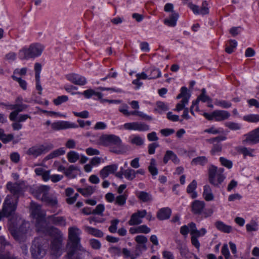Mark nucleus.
Segmentation results:
<instances>
[{"mask_svg":"<svg viewBox=\"0 0 259 259\" xmlns=\"http://www.w3.org/2000/svg\"><path fill=\"white\" fill-rule=\"evenodd\" d=\"M31 215L36 220V228L38 233L50 235H56L51 242V248L52 253L56 256H60L63 252V235L60 230L55 227H47L46 211L41 209V205L32 202L30 204Z\"/></svg>","mask_w":259,"mask_h":259,"instance_id":"1","label":"nucleus"},{"mask_svg":"<svg viewBox=\"0 0 259 259\" xmlns=\"http://www.w3.org/2000/svg\"><path fill=\"white\" fill-rule=\"evenodd\" d=\"M81 231L76 226L68 228V240L66 245L67 255L65 259H84L89 252L80 243Z\"/></svg>","mask_w":259,"mask_h":259,"instance_id":"2","label":"nucleus"},{"mask_svg":"<svg viewBox=\"0 0 259 259\" xmlns=\"http://www.w3.org/2000/svg\"><path fill=\"white\" fill-rule=\"evenodd\" d=\"M29 223L21 218L11 219L9 222V229L14 238L19 241H23L26 237Z\"/></svg>","mask_w":259,"mask_h":259,"instance_id":"3","label":"nucleus"},{"mask_svg":"<svg viewBox=\"0 0 259 259\" xmlns=\"http://www.w3.org/2000/svg\"><path fill=\"white\" fill-rule=\"evenodd\" d=\"M97 144L100 146L108 147L111 152L120 154L123 147L121 139L115 135H103L98 139Z\"/></svg>","mask_w":259,"mask_h":259,"instance_id":"4","label":"nucleus"},{"mask_svg":"<svg viewBox=\"0 0 259 259\" xmlns=\"http://www.w3.org/2000/svg\"><path fill=\"white\" fill-rule=\"evenodd\" d=\"M44 49V46L40 44H32L29 47H24L19 50V58L21 60L34 59L41 55Z\"/></svg>","mask_w":259,"mask_h":259,"instance_id":"5","label":"nucleus"},{"mask_svg":"<svg viewBox=\"0 0 259 259\" xmlns=\"http://www.w3.org/2000/svg\"><path fill=\"white\" fill-rule=\"evenodd\" d=\"M224 169L211 165L208 170V179L209 183L215 187H219L226 179L224 174Z\"/></svg>","mask_w":259,"mask_h":259,"instance_id":"6","label":"nucleus"},{"mask_svg":"<svg viewBox=\"0 0 259 259\" xmlns=\"http://www.w3.org/2000/svg\"><path fill=\"white\" fill-rule=\"evenodd\" d=\"M47 245L42 244L40 238H36L33 242L31 253L34 259H41L46 253Z\"/></svg>","mask_w":259,"mask_h":259,"instance_id":"7","label":"nucleus"},{"mask_svg":"<svg viewBox=\"0 0 259 259\" xmlns=\"http://www.w3.org/2000/svg\"><path fill=\"white\" fill-rule=\"evenodd\" d=\"M17 203V201L14 202L12 196H7L3 203L2 209L0 211L2 217H9L13 214L16 209Z\"/></svg>","mask_w":259,"mask_h":259,"instance_id":"8","label":"nucleus"},{"mask_svg":"<svg viewBox=\"0 0 259 259\" xmlns=\"http://www.w3.org/2000/svg\"><path fill=\"white\" fill-rule=\"evenodd\" d=\"M54 148L50 143H45L42 144L36 145L29 148L27 154L34 157H37L42 154L46 153Z\"/></svg>","mask_w":259,"mask_h":259,"instance_id":"9","label":"nucleus"},{"mask_svg":"<svg viewBox=\"0 0 259 259\" xmlns=\"http://www.w3.org/2000/svg\"><path fill=\"white\" fill-rule=\"evenodd\" d=\"M189 226L190 227L191 243L192 245L197 249H199L200 246V244L198 238L204 236L207 233V230L205 228H201L199 230H198L196 224L193 222L189 223Z\"/></svg>","mask_w":259,"mask_h":259,"instance_id":"10","label":"nucleus"},{"mask_svg":"<svg viewBox=\"0 0 259 259\" xmlns=\"http://www.w3.org/2000/svg\"><path fill=\"white\" fill-rule=\"evenodd\" d=\"M191 211L194 214L203 215L205 218L208 217L212 214V211L210 210L209 213L205 211V203L204 201L195 200L191 204Z\"/></svg>","mask_w":259,"mask_h":259,"instance_id":"11","label":"nucleus"},{"mask_svg":"<svg viewBox=\"0 0 259 259\" xmlns=\"http://www.w3.org/2000/svg\"><path fill=\"white\" fill-rule=\"evenodd\" d=\"M120 128H124L130 131H137L139 132H146L150 130L149 126L142 122H132L125 123L121 126Z\"/></svg>","mask_w":259,"mask_h":259,"instance_id":"12","label":"nucleus"},{"mask_svg":"<svg viewBox=\"0 0 259 259\" xmlns=\"http://www.w3.org/2000/svg\"><path fill=\"white\" fill-rule=\"evenodd\" d=\"M243 143L249 145H255L259 143V127L252 130L244 135Z\"/></svg>","mask_w":259,"mask_h":259,"instance_id":"13","label":"nucleus"},{"mask_svg":"<svg viewBox=\"0 0 259 259\" xmlns=\"http://www.w3.org/2000/svg\"><path fill=\"white\" fill-rule=\"evenodd\" d=\"M78 127L75 123L68 121H58L51 123V127L55 131L66 130L68 128H76Z\"/></svg>","mask_w":259,"mask_h":259,"instance_id":"14","label":"nucleus"},{"mask_svg":"<svg viewBox=\"0 0 259 259\" xmlns=\"http://www.w3.org/2000/svg\"><path fill=\"white\" fill-rule=\"evenodd\" d=\"M41 200L49 206L52 207H59L57 194L54 192H49L46 196L41 198Z\"/></svg>","mask_w":259,"mask_h":259,"instance_id":"15","label":"nucleus"},{"mask_svg":"<svg viewBox=\"0 0 259 259\" xmlns=\"http://www.w3.org/2000/svg\"><path fill=\"white\" fill-rule=\"evenodd\" d=\"M147 214V211L145 209L138 210L132 214L128 223L130 226L138 225L142 223V219Z\"/></svg>","mask_w":259,"mask_h":259,"instance_id":"16","label":"nucleus"},{"mask_svg":"<svg viewBox=\"0 0 259 259\" xmlns=\"http://www.w3.org/2000/svg\"><path fill=\"white\" fill-rule=\"evenodd\" d=\"M190 8L192 10L193 12L196 15H206L209 13V7L208 3L204 1L202 2V6L200 8L197 5L192 4H189Z\"/></svg>","mask_w":259,"mask_h":259,"instance_id":"17","label":"nucleus"},{"mask_svg":"<svg viewBox=\"0 0 259 259\" xmlns=\"http://www.w3.org/2000/svg\"><path fill=\"white\" fill-rule=\"evenodd\" d=\"M56 226L65 227L66 225V219L65 217L58 216L56 214L48 216L46 222Z\"/></svg>","mask_w":259,"mask_h":259,"instance_id":"18","label":"nucleus"},{"mask_svg":"<svg viewBox=\"0 0 259 259\" xmlns=\"http://www.w3.org/2000/svg\"><path fill=\"white\" fill-rule=\"evenodd\" d=\"M66 78L72 83L78 85H84L87 82L85 77L78 74H69L66 75Z\"/></svg>","mask_w":259,"mask_h":259,"instance_id":"19","label":"nucleus"},{"mask_svg":"<svg viewBox=\"0 0 259 259\" xmlns=\"http://www.w3.org/2000/svg\"><path fill=\"white\" fill-rule=\"evenodd\" d=\"M118 165L117 164H112L104 166L100 171V176L104 179L109 175L114 174L117 170Z\"/></svg>","mask_w":259,"mask_h":259,"instance_id":"20","label":"nucleus"},{"mask_svg":"<svg viewBox=\"0 0 259 259\" xmlns=\"http://www.w3.org/2000/svg\"><path fill=\"white\" fill-rule=\"evenodd\" d=\"M213 115L215 121H221L228 119L230 117V113L226 110H215Z\"/></svg>","mask_w":259,"mask_h":259,"instance_id":"21","label":"nucleus"},{"mask_svg":"<svg viewBox=\"0 0 259 259\" xmlns=\"http://www.w3.org/2000/svg\"><path fill=\"white\" fill-rule=\"evenodd\" d=\"M7 188L14 195H20L22 193V188L20 184L8 182L7 184Z\"/></svg>","mask_w":259,"mask_h":259,"instance_id":"22","label":"nucleus"},{"mask_svg":"<svg viewBox=\"0 0 259 259\" xmlns=\"http://www.w3.org/2000/svg\"><path fill=\"white\" fill-rule=\"evenodd\" d=\"M50 189V187L46 185L40 186L36 188L33 193L37 198L41 199L49 192Z\"/></svg>","mask_w":259,"mask_h":259,"instance_id":"23","label":"nucleus"},{"mask_svg":"<svg viewBox=\"0 0 259 259\" xmlns=\"http://www.w3.org/2000/svg\"><path fill=\"white\" fill-rule=\"evenodd\" d=\"M169 160H171L175 164H178L180 162V160L177 155L172 151L168 150L164 156L163 162L167 163Z\"/></svg>","mask_w":259,"mask_h":259,"instance_id":"24","label":"nucleus"},{"mask_svg":"<svg viewBox=\"0 0 259 259\" xmlns=\"http://www.w3.org/2000/svg\"><path fill=\"white\" fill-rule=\"evenodd\" d=\"M202 195L204 199L206 201H212L214 200V196L212 193V189L211 187L208 185L204 186Z\"/></svg>","mask_w":259,"mask_h":259,"instance_id":"25","label":"nucleus"},{"mask_svg":"<svg viewBox=\"0 0 259 259\" xmlns=\"http://www.w3.org/2000/svg\"><path fill=\"white\" fill-rule=\"evenodd\" d=\"M197 186V183L196 180H194L189 184L187 188L186 191L192 199L196 198L198 196L197 193L196 191Z\"/></svg>","mask_w":259,"mask_h":259,"instance_id":"26","label":"nucleus"},{"mask_svg":"<svg viewBox=\"0 0 259 259\" xmlns=\"http://www.w3.org/2000/svg\"><path fill=\"white\" fill-rule=\"evenodd\" d=\"M214 226L218 230L226 233H230L232 230L231 226L225 224L221 221H216Z\"/></svg>","mask_w":259,"mask_h":259,"instance_id":"27","label":"nucleus"},{"mask_svg":"<svg viewBox=\"0 0 259 259\" xmlns=\"http://www.w3.org/2000/svg\"><path fill=\"white\" fill-rule=\"evenodd\" d=\"M171 211L168 207L160 209L157 213V217L160 220H164L169 218Z\"/></svg>","mask_w":259,"mask_h":259,"instance_id":"28","label":"nucleus"},{"mask_svg":"<svg viewBox=\"0 0 259 259\" xmlns=\"http://www.w3.org/2000/svg\"><path fill=\"white\" fill-rule=\"evenodd\" d=\"M84 229L87 233L96 237H102L104 235L102 231L92 227L85 226Z\"/></svg>","mask_w":259,"mask_h":259,"instance_id":"29","label":"nucleus"},{"mask_svg":"<svg viewBox=\"0 0 259 259\" xmlns=\"http://www.w3.org/2000/svg\"><path fill=\"white\" fill-rule=\"evenodd\" d=\"M65 151L64 148H60L56 149L47 155L45 158V160H48L51 159L58 157L60 156L63 155L65 154Z\"/></svg>","mask_w":259,"mask_h":259,"instance_id":"30","label":"nucleus"},{"mask_svg":"<svg viewBox=\"0 0 259 259\" xmlns=\"http://www.w3.org/2000/svg\"><path fill=\"white\" fill-rule=\"evenodd\" d=\"M79 169L77 166L71 165H70L68 168H65L64 173L67 177L69 178H73L77 175V171Z\"/></svg>","mask_w":259,"mask_h":259,"instance_id":"31","label":"nucleus"},{"mask_svg":"<svg viewBox=\"0 0 259 259\" xmlns=\"http://www.w3.org/2000/svg\"><path fill=\"white\" fill-rule=\"evenodd\" d=\"M179 15L176 13H172L169 17L164 20V23L168 26L174 27L176 25Z\"/></svg>","mask_w":259,"mask_h":259,"instance_id":"32","label":"nucleus"},{"mask_svg":"<svg viewBox=\"0 0 259 259\" xmlns=\"http://www.w3.org/2000/svg\"><path fill=\"white\" fill-rule=\"evenodd\" d=\"M254 151L253 149L244 146H240L238 148V152L242 154L244 158L246 156L253 157L254 156L253 154Z\"/></svg>","mask_w":259,"mask_h":259,"instance_id":"33","label":"nucleus"},{"mask_svg":"<svg viewBox=\"0 0 259 259\" xmlns=\"http://www.w3.org/2000/svg\"><path fill=\"white\" fill-rule=\"evenodd\" d=\"M96 190L95 186H88L85 188H78L77 191L85 197L93 194Z\"/></svg>","mask_w":259,"mask_h":259,"instance_id":"34","label":"nucleus"},{"mask_svg":"<svg viewBox=\"0 0 259 259\" xmlns=\"http://www.w3.org/2000/svg\"><path fill=\"white\" fill-rule=\"evenodd\" d=\"M14 138L13 135L6 134L5 131L3 128H0V140H1L4 144H7L11 141Z\"/></svg>","mask_w":259,"mask_h":259,"instance_id":"35","label":"nucleus"},{"mask_svg":"<svg viewBox=\"0 0 259 259\" xmlns=\"http://www.w3.org/2000/svg\"><path fill=\"white\" fill-rule=\"evenodd\" d=\"M243 120L248 122H259V114H249L244 115Z\"/></svg>","mask_w":259,"mask_h":259,"instance_id":"36","label":"nucleus"},{"mask_svg":"<svg viewBox=\"0 0 259 259\" xmlns=\"http://www.w3.org/2000/svg\"><path fill=\"white\" fill-rule=\"evenodd\" d=\"M137 197L139 199L144 202L150 201L152 199L151 195L144 191L139 192L137 194Z\"/></svg>","mask_w":259,"mask_h":259,"instance_id":"37","label":"nucleus"},{"mask_svg":"<svg viewBox=\"0 0 259 259\" xmlns=\"http://www.w3.org/2000/svg\"><path fill=\"white\" fill-rule=\"evenodd\" d=\"M127 198V195L125 193L119 195L115 198V204L120 206L124 205Z\"/></svg>","mask_w":259,"mask_h":259,"instance_id":"38","label":"nucleus"},{"mask_svg":"<svg viewBox=\"0 0 259 259\" xmlns=\"http://www.w3.org/2000/svg\"><path fill=\"white\" fill-rule=\"evenodd\" d=\"M168 110V108L167 105L162 102H157L156 103V107L154 109L155 111L160 114H162Z\"/></svg>","mask_w":259,"mask_h":259,"instance_id":"39","label":"nucleus"},{"mask_svg":"<svg viewBox=\"0 0 259 259\" xmlns=\"http://www.w3.org/2000/svg\"><path fill=\"white\" fill-rule=\"evenodd\" d=\"M67 159L70 163H75L79 159V155L74 151L69 152L67 154Z\"/></svg>","mask_w":259,"mask_h":259,"instance_id":"40","label":"nucleus"},{"mask_svg":"<svg viewBox=\"0 0 259 259\" xmlns=\"http://www.w3.org/2000/svg\"><path fill=\"white\" fill-rule=\"evenodd\" d=\"M207 158L205 156H199L193 159L191 161L192 165H203L207 162Z\"/></svg>","mask_w":259,"mask_h":259,"instance_id":"41","label":"nucleus"},{"mask_svg":"<svg viewBox=\"0 0 259 259\" xmlns=\"http://www.w3.org/2000/svg\"><path fill=\"white\" fill-rule=\"evenodd\" d=\"M135 172L136 170L131 168H128L124 170V177L126 180L132 181L136 178Z\"/></svg>","mask_w":259,"mask_h":259,"instance_id":"42","label":"nucleus"},{"mask_svg":"<svg viewBox=\"0 0 259 259\" xmlns=\"http://www.w3.org/2000/svg\"><path fill=\"white\" fill-rule=\"evenodd\" d=\"M214 104L217 106L224 108H229L232 105L230 102L223 100H215L214 101Z\"/></svg>","mask_w":259,"mask_h":259,"instance_id":"43","label":"nucleus"},{"mask_svg":"<svg viewBox=\"0 0 259 259\" xmlns=\"http://www.w3.org/2000/svg\"><path fill=\"white\" fill-rule=\"evenodd\" d=\"M161 73L160 70L156 68H150V74L149 75V79H155L161 77Z\"/></svg>","mask_w":259,"mask_h":259,"instance_id":"44","label":"nucleus"},{"mask_svg":"<svg viewBox=\"0 0 259 259\" xmlns=\"http://www.w3.org/2000/svg\"><path fill=\"white\" fill-rule=\"evenodd\" d=\"M246 228L247 232L256 231L258 230V225L255 221H252L246 225Z\"/></svg>","mask_w":259,"mask_h":259,"instance_id":"45","label":"nucleus"},{"mask_svg":"<svg viewBox=\"0 0 259 259\" xmlns=\"http://www.w3.org/2000/svg\"><path fill=\"white\" fill-rule=\"evenodd\" d=\"M222 150V144L220 143L213 144V146L210 151L212 155H219Z\"/></svg>","mask_w":259,"mask_h":259,"instance_id":"46","label":"nucleus"},{"mask_svg":"<svg viewBox=\"0 0 259 259\" xmlns=\"http://www.w3.org/2000/svg\"><path fill=\"white\" fill-rule=\"evenodd\" d=\"M225 125L230 130L233 131L239 130L241 128V126L240 124L232 121L226 122Z\"/></svg>","mask_w":259,"mask_h":259,"instance_id":"47","label":"nucleus"},{"mask_svg":"<svg viewBox=\"0 0 259 259\" xmlns=\"http://www.w3.org/2000/svg\"><path fill=\"white\" fill-rule=\"evenodd\" d=\"M119 111L125 116H128L132 115V111H128V106L126 104L120 105L118 109Z\"/></svg>","mask_w":259,"mask_h":259,"instance_id":"48","label":"nucleus"},{"mask_svg":"<svg viewBox=\"0 0 259 259\" xmlns=\"http://www.w3.org/2000/svg\"><path fill=\"white\" fill-rule=\"evenodd\" d=\"M132 115H137L142 119H144L147 120H151L152 119V117L144 112L140 111H132Z\"/></svg>","mask_w":259,"mask_h":259,"instance_id":"49","label":"nucleus"},{"mask_svg":"<svg viewBox=\"0 0 259 259\" xmlns=\"http://www.w3.org/2000/svg\"><path fill=\"white\" fill-rule=\"evenodd\" d=\"M201 101L203 103L204 102H208L210 103L211 102V98L208 96L207 95H199L197 99L195 101H194L193 102L195 103L197 105H198V103Z\"/></svg>","mask_w":259,"mask_h":259,"instance_id":"50","label":"nucleus"},{"mask_svg":"<svg viewBox=\"0 0 259 259\" xmlns=\"http://www.w3.org/2000/svg\"><path fill=\"white\" fill-rule=\"evenodd\" d=\"M131 143L137 146L142 145L144 143V138L139 136H135L131 139Z\"/></svg>","mask_w":259,"mask_h":259,"instance_id":"51","label":"nucleus"},{"mask_svg":"<svg viewBox=\"0 0 259 259\" xmlns=\"http://www.w3.org/2000/svg\"><path fill=\"white\" fill-rule=\"evenodd\" d=\"M119 222V220L114 219L111 221V225L109 227V231L112 233H115L117 231V225Z\"/></svg>","mask_w":259,"mask_h":259,"instance_id":"52","label":"nucleus"},{"mask_svg":"<svg viewBox=\"0 0 259 259\" xmlns=\"http://www.w3.org/2000/svg\"><path fill=\"white\" fill-rule=\"evenodd\" d=\"M220 161L223 166L229 169H230L232 167V162L231 160H229L224 157H221L220 158Z\"/></svg>","mask_w":259,"mask_h":259,"instance_id":"53","label":"nucleus"},{"mask_svg":"<svg viewBox=\"0 0 259 259\" xmlns=\"http://www.w3.org/2000/svg\"><path fill=\"white\" fill-rule=\"evenodd\" d=\"M237 45V42L236 40H230L229 46L226 48V52L228 54H231L234 52V50L236 48Z\"/></svg>","mask_w":259,"mask_h":259,"instance_id":"54","label":"nucleus"},{"mask_svg":"<svg viewBox=\"0 0 259 259\" xmlns=\"http://www.w3.org/2000/svg\"><path fill=\"white\" fill-rule=\"evenodd\" d=\"M68 100V98L67 96L63 95L58 97L56 99H55L53 101L54 103L56 105H59L63 103L66 102Z\"/></svg>","mask_w":259,"mask_h":259,"instance_id":"55","label":"nucleus"},{"mask_svg":"<svg viewBox=\"0 0 259 259\" xmlns=\"http://www.w3.org/2000/svg\"><path fill=\"white\" fill-rule=\"evenodd\" d=\"M109 251L112 255L114 256H119L121 253L120 248L117 246L110 247L109 248Z\"/></svg>","mask_w":259,"mask_h":259,"instance_id":"56","label":"nucleus"},{"mask_svg":"<svg viewBox=\"0 0 259 259\" xmlns=\"http://www.w3.org/2000/svg\"><path fill=\"white\" fill-rule=\"evenodd\" d=\"M12 78L18 82L20 86L23 89L26 90L27 88V82L25 80L21 79V78L17 77L16 75H12Z\"/></svg>","mask_w":259,"mask_h":259,"instance_id":"57","label":"nucleus"},{"mask_svg":"<svg viewBox=\"0 0 259 259\" xmlns=\"http://www.w3.org/2000/svg\"><path fill=\"white\" fill-rule=\"evenodd\" d=\"M222 131L223 130L221 128H217L214 126H211L209 128L205 130L203 132L212 135H217L221 133Z\"/></svg>","mask_w":259,"mask_h":259,"instance_id":"58","label":"nucleus"},{"mask_svg":"<svg viewBox=\"0 0 259 259\" xmlns=\"http://www.w3.org/2000/svg\"><path fill=\"white\" fill-rule=\"evenodd\" d=\"M104 210V205L102 204H99L96 207L95 209H94L92 213L98 215H102V213Z\"/></svg>","mask_w":259,"mask_h":259,"instance_id":"59","label":"nucleus"},{"mask_svg":"<svg viewBox=\"0 0 259 259\" xmlns=\"http://www.w3.org/2000/svg\"><path fill=\"white\" fill-rule=\"evenodd\" d=\"M76 94H82L86 98L89 99L91 98L94 94H95V91L92 89H89L85 90L83 93L77 92Z\"/></svg>","mask_w":259,"mask_h":259,"instance_id":"60","label":"nucleus"},{"mask_svg":"<svg viewBox=\"0 0 259 259\" xmlns=\"http://www.w3.org/2000/svg\"><path fill=\"white\" fill-rule=\"evenodd\" d=\"M90 244L92 247L95 249H99L101 246L100 241L95 239H92L90 240Z\"/></svg>","mask_w":259,"mask_h":259,"instance_id":"61","label":"nucleus"},{"mask_svg":"<svg viewBox=\"0 0 259 259\" xmlns=\"http://www.w3.org/2000/svg\"><path fill=\"white\" fill-rule=\"evenodd\" d=\"M221 252L222 254L225 256V259H229L230 256V252L227 244L223 245Z\"/></svg>","mask_w":259,"mask_h":259,"instance_id":"62","label":"nucleus"},{"mask_svg":"<svg viewBox=\"0 0 259 259\" xmlns=\"http://www.w3.org/2000/svg\"><path fill=\"white\" fill-rule=\"evenodd\" d=\"M85 152L88 155L90 156L98 155L100 154V152L99 150L91 147L86 149Z\"/></svg>","mask_w":259,"mask_h":259,"instance_id":"63","label":"nucleus"},{"mask_svg":"<svg viewBox=\"0 0 259 259\" xmlns=\"http://www.w3.org/2000/svg\"><path fill=\"white\" fill-rule=\"evenodd\" d=\"M107 127V125L106 123L102 121H99L95 124L94 129L95 130H103L106 129Z\"/></svg>","mask_w":259,"mask_h":259,"instance_id":"64","label":"nucleus"}]
</instances>
